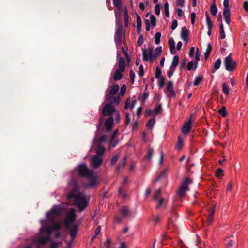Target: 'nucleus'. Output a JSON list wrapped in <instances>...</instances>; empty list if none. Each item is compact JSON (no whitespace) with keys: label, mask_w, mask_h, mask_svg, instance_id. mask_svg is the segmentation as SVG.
<instances>
[{"label":"nucleus","mask_w":248,"mask_h":248,"mask_svg":"<svg viewBox=\"0 0 248 248\" xmlns=\"http://www.w3.org/2000/svg\"><path fill=\"white\" fill-rule=\"evenodd\" d=\"M68 185L71 189L67 195V199H74L75 205L80 212L84 211L88 206L89 199H86L83 192L79 191L78 184L75 178H72L69 181Z\"/></svg>","instance_id":"obj_1"},{"label":"nucleus","mask_w":248,"mask_h":248,"mask_svg":"<svg viewBox=\"0 0 248 248\" xmlns=\"http://www.w3.org/2000/svg\"><path fill=\"white\" fill-rule=\"evenodd\" d=\"M119 89V86L117 84H115L111 87L109 93L107 92V90L106 92V100L111 103L118 104L120 102V97L119 96H115L114 95L117 93Z\"/></svg>","instance_id":"obj_2"},{"label":"nucleus","mask_w":248,"mask_h":248,"mask_svg":"<svg viewBox=\"0 0 248 248\" xmlns=\"http://www.w3.org/2000/svg\"><path fill=\"white\" fill-rule=\"evenodd\" d=\"M63 209L60 206H55L46 214V218L51 223H54L57 217L62 214Z\"/></svg>","instance_id":"obj_3"},{"label":"nucleus","mask_w":248,"mask_h":248,"mask_svg":"<svg viewBox=\"0 0 248 248\" xmlns=\"http://www.w3.org/2000/svg\"><path fill=\"white\" fill-rule=\"evenodd\" d=\"M123 32V24L121 22H118L116 25V30L114 35V41L116 46H120L122 44V34Z\"/></svg>","instance_id":"obj_4"},{"label":"nucleus","mask_w":248,"mask_h":248,"mask_svg":"<svg viewBox=\"0 0 248 248\" xmlns=\"http://www.w3.org/2000/svg\"><path fill=\"white\" fill-rule=\"evenodd\" d=\"M224 65L226 70L228 71H233L236 67V63L234 61L232 57V54H230L228 56L225 57Z\"/></svg>","instance_id":"obj_5"},{"label":"nucleus","mask_w":248,"mask_h":248,"mask_svg":"<svg viewBox=\"0 0 248 248\" xmlns=\"http://www.w3.org/2000/svg\"><path fill=\"white\" fill-rule=\"evenodd\" d=\"M78 175L82 177H90L93 171L89 169L86 164L79 165L77 168Z\"/></svg>","instance_id":"obj_6"},{"label":"nucleus","mask_w":248,"mask_h":248,"mask_svg":"<svg viewBox=\"0 0 248 248\" xmlns=\"http://www.w3.org/2000/svg\"><path fill=\"white\" fill-rule=\"evenodd\" d=\"M190 183V180L186 178L180 185L177 193V196L182 197L185 195L186 192L188 190V185Z\"/></svg>","instance_id":"obj_7"},{"label":"nucleus","mask_w":248,"mask_h":248,"mask_svg":"<svg viewBox=\"0 0 248 248\" xmlns=\"http://www.w3.org/2000/svg\"><path fill=\"white\" fill-rule=\"evenodd\" d=\"M75 217L76 214L73 210L68 213L64 223V226L67 230L70 229V223L75 221Z\"/></svg>","instance_id":"obj_8"},{"label":"nucleus","mask_w":248,"mask_h":248,"mask_svg":"<svg viewBox=\"0 0 248 248\" xmlns=\"http://www.w3.org/2000/svg\"><path fill=\"white\" fill-rule=\"evenodd\" d=\"M49 240V235L41 238H34L32 241V245L36 246L37 248H39L40 246L44 245L47 243Z\"/></svg>","instance_id":"obj_9"},{"label":"nucleus","mask_w":248,"mask_h":248,"mask_svg":"<svg viewBox=\"0 0 248 248\" xmlns=\"http://www.w3.org/2000/svg\"><path fill=\"white\" fill-rule=\"evenodd\" d=\"M165 93L167 94L168 97L171 98L175 97V93L173 89V83L171 81L168 82Z\"/></svg>","instance_id":"obj_10"},{"label":"nucleus","mask_w":248,"mask_h":248,"mask_svg":"<svg viewBox=\"0 0 248 248\" xmlns=\"http://www.w3.org/2000/svg\"><path fill=\"white\" fill-rule=\"evenodd\" d=\"M111 103H107L103 108L102 114L105 116H110L115 111V108Z\"/></svg>","instance_id":"obj_11"},{"label":"nucleus","mask_w":248,"mask_h":248,"mask_svg":"<svg viewBox=\"0 0 248 248\" xmlns=\"http://www.w3.org/2000/svg\"><path fill=\"white\" fill-rule=\"evenodd\" d=\"M102 161L103 160L100 156L95 155L91 159V165L93 168L96 169L101 165Z\"/></svg>","instance_id":"obj_12"},{"label":"nucleus","mask_w":248,"mask_h":248,"mask_svg":"<svg viewBox=\"0 0 248 248\" xmlns=\"http://www.w3.org/2000/svg\"><path fill=\"white\" fill-rule=\"evenodd\" d=\"M114 119L113 117H109L105 122L104 124L105 126V129L107 132H109L112 129L113 126Z\"/></svg>","instance_id":"obj_13"},{"label":"nucleus","mask_w":248,"mask_h":248,"mask_svg":"<svg viewBox=\"0 0 248 248\" xmlns=\"http://www.w3.org/2000/svg\"><path fill=\"white\" fill-rule=\"evenodd\" d=\"M192 128L191 119H190L188 121L186 122L182 128V132L184 134H188L191 131Z\"/></svg>","instance_id":"obj_14"},{"label":"nucleus","mask_w":248,"mask_h":248,"mask_svg":"<svg viewBox=\"0 0 248 248\" xmlns=\"http://www.w3.org/2000/svg\"><path fill=\"white\" fill-rule=\"evenodd\" d=\"M54 231L52 226L46 225L42 226L40 229V233H42L43 232H46L48 233L47 235H50V233Z\"/></svg>","instance_id":"obj_15"},{"label":"nucleus","mask_w":248,"mask_h":248,"mask_svg":"<svg viewBox=\"0 0 248 248\" xmlns=\"http://www.w3.org/2000/svg\"><path fill=\"white\" fill-rule=\"evenodd\" d=\"M89 179V182L88 184L89 187H92L96 185L97 184V177L93 175V173H92L90 177H86Z\"/></svg>","instance_id":"obj_16"},{"label":"nucleus","mask_w":248,"mask_h":248,"mask_svg":"<svg viewBox=\"0 0 248 248\" xmlns=\"http://www.w3.org/2000/svg\"><path fill=\"white\" fill-rule=\"evenodd\" d=\"M189 35V31L186 27H183L182 28L181 37L184 41H186Z\"/></svg>","instance_id":"obj_17"},{"label":"nucleus","mask_w":248,"mask_h":248,"mask_svg":"<svg viewBox=\"0 0 248 248\" xmlns=\"http://www.w3.org/2000/svg\"><path fill=\"white\" fill-rule=\"evenodd\" d=\"M168 43L169 45L170 52L172 54H175L176 53V51L175 42L173 39L172 38H170L169 39Z\"/></svg>","instance_id":"obj_18"},{"label":"nucleus","mask_w":248,"mask_h":248,"mask_svg":"<svg viewBox=\"0 0 248 248\" xmlns=\"http://www.w3.org/2000/svg\"><path fill=\"white\" fill-rule=\"evenodd\" d=\"M223 16L225 18V22L227 24H229L230 23V11L229 9H223Z\"/></svg>","instance_id":"obj_19"},{"label":"nucleus","mask_w":248,"mask_h":248,"mask_svg":"<svg viewBox=\"0 0 248 248\" xmlns=\"http://www.w3.org/2000/svg\"><path fill=\"white\" fill-rule=\"evenodd\" d=\"M119 69L121 71H124L125 69V61L124 58L121 57L119 60Z\"/></svg>","instance_id":"obj_20"},{"label":"nucleus","mask_w":248,"mask_h":248,"mask_svg":"<svg viewBox=\"0 0 248 248\" xmlns=\"http://www.w3.org/2000/svg\"><path fill=\"white\" fill-rule=\"evenodd\" d=\"M78 232V225H75L71 229L70 235L72 239H74Z\"/></svg>","instance_id":"obj_21"},{"label":"nucleus","mask_w":248,"mask_h":248,"mask_svg":"<svg viewBox=\"0 0 248 248\" xmlns=\"http://www.w3.org/2000/svg\"><path fill=\"white\" fill-rule=\"evenodd\" d=\"M124 71H121L118 69L116 70L113 77V80H114L115 81H118L120 80L123 77L122 73Z\"/></svg>","instance_id":"obj_22"},{"label":"nucleus","mask_w":248,"mask_h":248,"mask_svg":"<svg viewBox=\"0 0 248 248\" xmlns=\"http://www.w3.org/2000/svg\"><path fill=\"white\" fill-rule=\"evenodd\" d=\"M118 132V129L114 130L113 132V133L111 136L110 142V145L112 147H115L117 144V142L115 141V140H114V138H115L116 135L117 134Z\"/></svg>","instance_id":"obj_23"},{"label":"nucleus","mask_w":248,"mask_h":248,"mask_svg":"<svg viewBox=\"0 0 248 248\" xmlns=\"http://www.w3.org/2000/svg\"><path fill=\"white\" fill-rule=\"evenodd\" d=\"M127 157L126 156L124 157L121 162H120L117 166L116 170L118 171H119L122 169H123L126 164Z\"/></svg>","instance_id":"obj_24"},{"label":"nucleus","mask_w":248,"mask_h":248,"mask_svg":"<svg viewBox=\"0 0 248 248\" xmlns=\"http://www.w3.org/2000/svg\"><path fill=\"white\" fill-rule=\"evenodd\" d=\"M215 208H216L215 206L214 205L213 206V208L212 209V210L210 211V213H209V215L208 216V219H207V223L209 225L211 224V223L213 222V215H214V214L215 213Z\"/></svg>","instance_id":"obj_25"},{"label":"nucleus","mask_w":248,"mask_h":248,"mask_svg":"<svg viewBox=\"0 0 248 248\" xmlns=\"http://www.w3.org/2000/svg\"><path fill=\"white\" fill-rule=\"evenodd\" d=\"M205 16L208 29H212L213 27V22L211 19L207 11L205 13Z\"/></svg>","instance_id":"obj_26"},{"label":"nucleus","mask_w":248,"mask_h":248,"mask_svg":"<svg viewBox=\"0 0 248 248\" xmlns=\"http://www.w3.org/2000/svg\"><path fill=\"white\" fill-rule=\"evenodd\" d=\"M221 60L220 58H218L217 60L214 63V69L212 70V73H214L215 71L218 69L221 65Z\"/></svg>","instance_id":"obj_27"},{"label":"nucleus","mask_w":248,"mask_h":248,"mask_svg":"<svg viewBox=\"0 0 248 248\" xmlns=\"http://www.w3.org/2000/svg\"><path fill=\"white\" fill-rule=\"evenodd\" d=\"M179 62V57L178 55H175L172 59L171 67L176 68Z\"/></svg>","instance_id":"obj_28"},{"label":"nucleus","mask_w":248,"mask_h":248,"mask_svg":"<svg viewBox=\"0 0 248 248\" xmlns=\"http://www.w3.org/2000/svg\"><path fill=\"white\" fill-rule=\"evenodd\" d=\"M210 12L212 16H216L217 12V8L214 0V3L210 6Z\"/></svg>","instance_id":"obj_29"},{"label":"nucleus","mask_w":248,"mask_h":248,"mask_svg":"<svg viewBox=\"0 0 248 248\" xmlns=\"http://www.w3.org/2000/svg\"><path fill=\"white\" fill-rule=\"evenodd\" d=\"M167 173V169H164L160 173L159 176L155 180L154 183H156L158 181H159L163 177L166 176Z\"/></svg>","instance_id":"obj_30"},{"label":"nucleus","mask_w":248,"mask_h":248,"mask_svg":"<svg viewBox=\"0 0 248 248\" xmlns=\"http://www.w3.org/2000/svg\"><path fill=\"white\" fill-rule=\"evenodd\" d=\"M211 50H212V46L210 45V44L208 43L207 45V47L206 51L204 53V57L206 60H207L208 58V57L211 53Z\"/></svg>","instance_id":"obj_31"},{"label":"nucleus","mask_w":248,"mask_h":248,"mask_svg":"<svg viewBox=\"0 0 248 248\" xmlns=\"http://www.w3.org/2000/svg\"><path fill=\"white\" fill-rule=\"evenodd\" d=\"M219 32H220V36L219 38L220 39H223L225 38V34L224 30L223 25L222 23H221L219 26Z\"/></svg>","instance_id":"obj_32"},{"label":"nucleus","mask_w":248,"mask_h":248,"mask_svg":"<svg viewBox=\"0 0 248 248\" xmlns=\"http://www.w3.org/2000/svg\"><path fill=\"white\" fill-rule=\"evenodd\" d=\"M203 79V78L202 76H197L194 81L193 84L194 86H198L201 83Z\"/></svg>","instance_id":"obj_33"},{"label":"nucleus","mask_w":248,"mask_h":248,"mask_svg":"<svg viewBox=\"0 0 248 248\" xmlns=\"http://www.w3.org/2000/svg\"><path fill=\"white\" fill-rule=\"evenodd\" d=\"M124 23L126 27H128V11L127 10V8H125V9L124 11Z\"/></svg>","instance_id":"obj_34"},{"label":"nucleus","mask_w":248,"mask_h":248,"mask_svg":"<svg viewBox=\"0 0 248 248\" xmlns=\"http://www.w3.org/2000/svg\"><path fill=\"white\" fill-rule=\"evenodd\" d=\"M105 152V148L103 146L99 145L97 147L96 149V154L98 155V156H100L104 154Z\"/></svg>","instance_id":"obj_35"},{"label":"nucleus","mask_w":248,"mask_h":248,"mask_svg":"<svg viewBox=\"0 0 248 248\" xmlns=\"http://www.w3.org/2000/svg\"><path fill=\"white\" fill-rule=\"evenodd\" d=\"M155 117L149 119L146 124V126L149 129H152L155 123Z\"/></svg>","instance_id":"obj_36"},{"label":"nucleus","mask_w":248,"mask_h":248,"mask_svg":"<svg viewBox=\"0 0 248 248\" xmlns=\"http://www.w3.org/2000/svg\"><path fill=\"white\" fill-rule=\"evenodd\" d=\"M143 59L145 61H151V57L149 55V52L147 53L145 49L143 50Z\"/></svg>","instance_id":"obj_37"},{"label":"nucleus","mask_w":248,"mask_h":248,"mask_svg":"<svg viewBox=\"0 0 248 248\" xmlns=\"http://www.w3.org/2000/svg\"><path fill=\"white\" fill-rule=\"evenodd\" d=\"M120 213L122 214L123 217H125L128 214L127 208L125 206L123 207L120 211Z\"/></svg>","instance_id":"obj_38"},{"label":"nucleus","mask_w":248,"mask_h":248,"mask_svg":"<svg viewBox=\"0 0 248 248\" xmlns=\"http://www.w3.org/2000/svg\"><path fill=\"white\" fill-rule=\"evenodd\" d=\"M218 112L223 117H225L227 115V112L226 110V108L225 106L222 107L221 108L219 109Z\"/></svg>","instance_id":"obj_39"},{"label":"nucleus","mask_w":248,"mask_h":248,"mask_svg":"<svg viewBox=\"0 0 248 248\" xmlns=\"http://www.w3.org/2000/svg\"><path fill=\"white\" fill-rule=\"evenodd\" d=\"M161 36V34L160 32H156L155 33V43L156 44H158L160 42V38Z\"/></svg>","instance_id":"obj_40"},{"label":"nucleus","mask_w":248,"mask_h":248,"mask_svg":"<svg viewBox=\"0 0 248 248\" xmlns=\"http://www.w3.org/2000/svg\"><path fill=\"white\" fill-rule=\"evenodd\" d=\"M222 91L225 95H227L229 94V87L226 83L222 84Z\"/></svg>","instance_id":"obj_41"},{"label":"nucleus","mask_w":248,"mask_h":248,"mask_svg":"<svg viewBox=\"0 0 248 248\" xmlns=\"http://www.w3.org/2000/svg\"><path fill=\"white\" fill-rule=\"evenodd\" d=\"M162 110V106L161 104L158 105L155 108L154 110L155 117L158 113H160Z\"/></svg>","instance_id":"obj_42"},{"label":"nucleus","mask_w":248,"mask_h":248,"mask_svg":"<svg viewBox=\"0 0 248 248\" xmlns=\"http://www.w3.org/2000/svg\"><path fill=\"white\" fill-rule=\"evenodd\" d=\"M164 6L165 15L166 17H168L169 16V3L165 2Z\"/></svg>","instance_id":"obj_43"},{"label":"nucleus","mask_w":248,"mask_h":248,"mask_svg":"<svg viewBox=\"0 0 248 248\" xmlns=\"http://www.w3.org/2000/svg\"><path fill=\"white\" fill-rule=\"evenodd\" d=\"M161 70L158 66H157L155 69V77L156 78H160L161 77Z\"/></svg>","instance_id":"obj_44"},{"label":"nucleus","mask_w":248,"mask_h":248,"mask_svg":"<svg viewBox=\"0 0 248 248\" xmlns=\"http://www.w3.org/2000/svg\"><path fill=\"white\" fill-rule=\"evenodd\" d=\"M175 69L176 68L170 66L169 70L167 72V76L169 78H170L172 76L174 71H175Z\"/></svg>","instance_id":"obj_45"},{"label":"nucleus","mask_w":248,"mask_h":248,"mask_svg":"<svg viewBox=\"0 0 248 248\" xmlns=\"http://www.w3.org/2000/svg\"><path fill=\"white\" fill-rule=\"evenodd\" d=\"M154 152V150L152 148H149L148 151V155L147 156H146V158L148 160H150L153 155Z\"/></svg>","instance_id":"obj_46"},{"label":"nucleus","mask_w":248,"mask_h":248,"mask_svg":"<svg viewBox=\"0 0 248 248\" xmlns=\"http://www.w3.org/2000/svg\"><path fill=\"white\" fill-rule=\"evenodd\" d=\"M119 157H120L119 155H115V156H114L111 158V160L110 161L111 165H113L114 164H115L116 163V162L117 161V160H118Z\"/></svg>","instance_id":"obj_47"},{"label":"nucleus","mask_w":248,"mask_h":248,"mask_svg":"<svg viewBox=\"0 0 248 248\" xmlns=\"http://www.w3.org/2000/svg\"><path fill=\"white\" fill-rule=\"evenodd\" d=\"M182 144H183V140L180 137H179L177 144L176 147V149L177 150L180 149L182 147Z\"/></svg>","instance_id":"obj_48"},{"label":"nucleus","mask_w":248,"mask_h":248,"mask_svg":"<svg viewBox=\"0 0 248 248\" xmlns=\"http://www.w3.org/2000/svg\"><path fill=\"white\" fill-rule=\"evenodd\" d=\"M198 51H199V49H198L196 51V57H195L196 62H195V65L194 67V70H196V69L197 68V65H198V61H199L200 60V55L198 53Z\"/></svg>","instance_id":"obj_49"},{"label":"nucleus","mask_w":248,"mask_h":248,"mask_svg":"<svg viewBox=\"0 0 248 248\" xmlns=\"http://www.w3.org/2000/svg\"><path fill=\"white\" fill-rule=\"evenodd\" d=\"M165 78L164 77L161 76L158 80V86L160 88H162L164 85Z\"/></svg>","instance_id":"obj_50"},{"label":"nucleus","mask_w":248,"mask_h":248,"mask_svg":"<svg viewBox=\"0 0 248 248\" xmlns=\"http://www.w3.org/2000/svg\"><path fill=\"white\" fill-rule=\"evenodd\" d=\"M126 87L125 85L124 84L121 86L120 93V95L121 96H123L124 95L126 92Z\"/></svg>","instance_id":"obj_51"},{"label":"nucleus","mask_w":248,"mask_h":248,"mask_svg":"<svg viewBox=\"0 0 248 248\" xmlns=\"http://www.w3.org/2000/svg\"><path fill=\"white\" fill-rule=\"evenodd\" d=\"M113 4L119 9L122 8L121 0H113Z\"/></svg>","instance_id":"obj_52"},{"label":"nucleus","mask_w":248,"mask_h":248,"mask_svg":"<svg viewBox=\"0 0 248 248\" xmlns=\"http://www.w3.org/2000/svg\"><path fill=\"white\" fill-rule=\"evenodd\" d=\"M149 55L151 57V60L154 59H156L158 55H156L155 53L154 52L153 54V49L152 48L149 49Z\"/></svg>","instance_id":"obj_53"},{"label":"nucleus","mask_w":248,"mask_h":248,"mask_svg":"<svg viewBox=\"0 0 248 248\" xmlns=\"http://www.w3.org/2000/svg\"><path fill=\"white\" fill-rule=\"evenodd\" d=\"M160 194H161V189H158L157 190H156L155 191L154 196L153 197V199L155 200H157Z\"/></svg>","instance_id":"obj_54"},{"label":"nucleus","mask_w":248,"mask_h":248,"mask_svg":"<svg viewBox=\"0 0 248 248\" xmlns=\"http://www.w3.org/2000/svg\"><path fill=\"white\" fill-rule=\"evenodd\" d=\"M136 18H137V27H141V26H142L141 19L140 16L138 14H137Z\"/></svg>","instance_id":"obj_55"},{"label":"nucleus","mask_w":248,"mask_h":248,"mask_svg":"<svg viewBox=\"0 0 248 248\" xmlns=\"http://www.w3.org/2000/svg\"><path fill=\"white\" fill-rule=\"evenodd\" d=\"M151 24L153 27H155L156 25V18L154 15H152L150 16Z\"/></svg>","instance_id":"obj_56"},{"label":"nucleus","mask_w":248,"mask_h":248,"mask_svg":"<svg viewBox=\"0 0 248 248\" xmlns=\"http://www.w3.org/2000/svg\"><path fill=\"white\" fill-rule=\"evenodd\" d=\"M54 231H59L61 229V224L60 222H57L52 225Z\"/></svg>","instance_id":"obj_57"},{"label":"nucleus","mask_w":248,"mask_h":248,"mask_svg":"<svg viewBox=\"0 0 248 248\" xmlns=\"http://www.w3.org/2000/svg\"><path fill=\"white\" fill-rule=\"evenodd\" d=\"M144 42L143 35L140 34V37L138 39L137 43L139 46H141Z\"/></svg>","instance_id":"obj_58"},{"label":"nucleus","mask_w":248,"mask_h":248,"mask_svg":"<svg viewBox=\"0 0 248 248\" xmlns=\"http://www.w3.org/2000/svg\"><path fill=\"white\" fill-rule=\"evenodd\" d=\"M223 170L220 168L217 169V170L216 171V176L217 177H219L220 176H222L223 175Z\"/></svg>","instance_id":"obj_59"},{"label":"nucleus","mask_w":248,"mask_h":248,"mask_svg":"<svg viewBox=\"0 0 248 248\" xmlns=\"http://www.w3.org/2000/svg\"><path fill=\"white\" fill-rule=\"evenodd\" d=\"M165 202V199L164 198H161L160 199L158 200L157 201V204L156 206L157 208H160L161 206V205L164 203Z\"/></svg>","instance_id":"obj_60"},{"label":"nucleus","mask_w":248,"mask_h":248,"mask_svg":"<svg viewBox=\"0 0 248 248\" xmlns=\"http://www.w3.org/2000/svg\"><path fill=\"white\" fill-rule=\"evenodd\" d=\"M104 122V118L103 116H101L99 119V122L98 124V128H100L102 126Z\"/></svg>","instance_id":"obj_61"},{"label":"nucleus","mask_w":248,"mask_h":248,"mask_svg":"<svg viewBox=\"0 0 248 248\" xmlns=\"http://www.w3.org/2000/svg\"><path fill=\"white\" fill-rule=\"evenodd\" d=\"M129 76L131 82L133 83L134 82V78L135 76V74L134 71L132 70H130L129 71Z\"/></svg>","instance_id":"obj_62"},{"label":"nucleus","mask_w":248,"mask_h":248,"mask_svg":"<svg viewBox=\"0 0 248 248\" xmlns=\"http://www.w3.org/2000/svg\"><path fill=\"white\" fill-rule=\"evenodd\" d=\"M185 0H176V4L177 6H180L181 7H184Z\"/></svg>","instance_id":"obj_63"},{"label":"nucleus","mask_w":248,"mask_h":248,"mask_svg":"<svg viewBox=\"0 0 248 248\" xmlns=\"http://www.w3.org/2000/svg\"><path fill=\"white\" fill-rule=\"evenodd\" d=\"M160 5L158 4H156L155 5V13L156 15H160Z\"/></svg>","instance_id":"obj_64"}]
</instances>
